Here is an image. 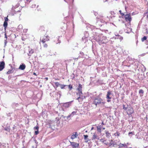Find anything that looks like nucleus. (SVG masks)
I'll list each match as a JSON object with an SVG mask.
<instances>
[{"instance_id": "1", "label": "nucleus", "mask_w": 148, "mask_h": 148, "mask_svg": "<svg viewBox=\"0 0 148 148\" xmlns=\"http://www.w3.org/2000/svg\"><path fill=\"white\" fill-rule=\"evenodd\" d=\"M77 90L78 91L76 93V94L79 96V97L77 99L79 101H82L85 98V96H82V95L83 94L82 91V85L80 84H79L78 87L77 89Z\"/></svg>"}, {"instance_id": "2", "label": "nucleus", "mask_w": 148, "mask_h": 148, "mask_svg": "<svg viewBox=\"0 0 148 148\" xmlns=\"http://www.w3.org/2000/svg\"><path fill=\"white\" fill-rule=\"evenodd\" d=\"M105 103V101H103L101 98H96L93 99L92 104H94L96 107H97V105H100L101 106L104 107Z\"/></svg>"}, {"instance_id": "3", "label": "nucleus", "mask_w": 148, "mask_h": 148, "mask_svg": "<svg viewBox=\"0 0 148 148\" xmlns=\"http://www.w3.org/2000/svg\"><path fill=\"white\" fill-rule=\"evenodd\" d=\"M100 141L104 143L106 145L109 147H113L114 145V141L111 139H106L105 138L101 139L100 140Z\"/></svg>"}, {"instance_id": "4", "label": "nucleus", "mask_w": 148, "mask_h": 148, "mask_svg": "<svg viewBox=\"0 0 148 148\" xmlns=\"http://www.w3.org/2000/svg\"><path fill=\"white\" fill-rule=\"evenodd\" d=\"M125 18L126 21L128 22L130 24L132 20V18L131 16L130 13L126 14L125 15Z\"/></svg>"}, {"instance_id": "5", "label": "nucleus", "mask_w": 148, "mask_h": 148, "mask_svg": "<svg viewBox=\"0 0 148 148\" xmlns=\"http://www.w3.org/2000/svg\"><path fill=\"white\" fill-rule=\"evenodd\" d=\"M49 40V38L48 36L44 37L42 39H40V43H45L47 41H48Z\"/></svg>"}, {"instance_id": "6", "label": "nucleus", "mask_w": 148, "mask_h": 148, "mask_svg": "<svg viewBox=\"0 0 148 148\" xmlns=\"http://www.w3.org/2000/svg\"><path fill=\"white\" fill-rule=\"evenodd\" d=\"M101 44H105L107 42L106 38L104 36H102L101 38L99 40Z\"/></svg>"}, {"instance_id": "7", "label": "nucleus", "mask_w": 148, "mask_h": 148, "mask_svg": "<svg viewBox=\"0 0 148 148\" xmlns=\"http://www.w3.org/2000/svg\"><path fill=\"white\" fill-rule=\"evenodd\" d=\"M5 64L4 61L0 62V71H2L5 67Z\"/></svg>"}, {"instance_id": "8", "label": "nucleus", "mask_w": 148, "mask_h": 148, "mask_svg": "<svg viewBox=\"0 0 148 148\" xmlns=\"http://www.w3.org/2000/svg\"><path fill=\"white\" fill-rule=\"evenodd\" d=\"M71 145L73 148H77L79 146V144L75 142H71Z\"/></svg>"}, {"instance_id": "9", "label": "nucleus", "mask_w": 148, "mask_h": 148, "mask_svg": "<svg viewBox=\"0 0 148 148\" xmlns=\"http://www.w3.org/2000/svg\"><path fill=\"white\" fill-rule=\"evenodd\" d=\"M134 110L132 108H129L127 112V114L129 115L131 114L134 112Z\"/></svg>"}, {"instance_id": "10", "label": "nucleus", "mask_w": 148, "mask_h": 148, "mask_svg": "<svg viewBox=\"0 0 148 148\" xmlns=\"http://www.w3.org/2000/svg\"><path fill=\"white\" fill-rule=\"evenodd\" d=\"M52 39L57 44L60 43V40H59V38L53 37H52Z\"/></svg>"}, {"instance_id": "11", "label": "nucleus", "mask_w": 148, "mask_h": 148, "mask_svg": "<svg viewBox=\"0 0 148 148\" xmlns=\"http://www.w3.org/2000/svg\"><path fill=\"white\" fill-rule=\"evenodd\" d=\"M77 132H75L71 136V138L72 139H74L77 138Z\"/></svg>"}, {"instance_id": "12", "label": "nucleus", "mask_w": 148, "mask_h": 148, "mask_svg": "<svg viewBox=\"0 0 148 148\" xmlns=\"http://www.w3.org/2000/svg\"><path fill=\"white\" fill-rule=\"evenodd\" d=\"M112 94L111 92L110 91H109L107 92V93L106 95V98L107 99H110L112 98V97H110V95Z\"/></svg>"}, {"instance_id": "13", "label": "nucleus", "mask_w": 148, "mask_h": 148, "mask_svg": "<svg viewBox=\"0 0 148 148\" xmlns=\"http://www.w3.org/2000/svg\"><path fill=\"white\" fill-rule=\"evenodd\" d=\"M70 104L71 103L69 102L64 103L63 104V107L65 108H68L69 107Z\"/></svg>"}, {"instance_id": "14", "label": "nucleus", "mask_w": 148, "mask_h": 148, "mask_svg": "<svg viewBox=\"0 0 148 148\" xmlns=\"http://www.w3.org/2000/svg\"><path fill=\"white\" fill-rule=\"evenodd\" d=\"M39 129V127L38 126H36L34 127V130H37V131H36L35 132V134L36 135H38L39 134V132L38 131Z\"/></svg>"}, {"instance_id": "15", "label": "nucleus", "mask_w": 148, "mask_h": 148, "mask_svg": "<svg viewBox=\"0 0 148 148\" xmlns=\"http://www.w3.org/2000/svg\"><path fill=\"white\" fill-rule=\"evenodd\" d=\"M26 66L25 64H22L19 67V69L21 70H23L25 69Z\"/></svg>"}, {"instance_id": "16", "label": "nucleus", "mask_w": 148, "mask_h": 148, "mask_svg": "<svg viewBox=\"0 0 148 148\" xmlns=\"http://www.w3.org/2000/svg\"><path fill=\"white\" fill-rule=\"evenodd\" d=\"M102 127V126L101 125L97 126V130L100 133H101V128Z\"/></svg>"}, {"instance_id": "17", "label": "nucleus", "mask_w": 148, "mask_h": 148, "mask_svg": "<svg viewBox=\"0 0 148 148\" xmlns=\"http://www.w3.org/2000/svg\"><path fill=\"white\" fill-rule=\"evenodd\" d=\"M105 133L106 137L109 138L111 136L110 134L108 131L106 130Z\"/></svg>"}, {"instance_id": "18", "label": "nucleus", "mask_w": 148, "mask_h": 148, "mask_svg": "<svg viewBox=\"0 0 148 148\" xmlns=\"http://www.w3.org/2000/svg\"><path fill=\"white\" fill-rule=\"evenodd\" d=\"M8 25V23L7 22H4L3 26L4 27V29L5 30H6Z\"/></svg>"}, {"instance_id": "19", "label": "nucleus", "mask_w": 148, "mask_h": 148, "mask_svg": "<svg viewBox=\"0 0 148 148\" xmlns=\"http://www.w3.org/2000/svg\"><path fill=\"white\" fill-rule=\"evenodd\" d=\"M93 136L92 138V140H93L97 138V136L96 135L95 133H93Z\"/></svg>"}, {"instance_id": "20", "label": "nucleus", "mask_w": 148, "mask_h": 148, "mask_svg": "<svg viewBox=\"0 0 148 148\" xmlns=\"http://www.w3.org/2000/svg\"><path fill=\"white\" fill-rule=\"evenodd\" d=\"M84 139L85 140V142H87L89 140H88V135H84Z\"/></svg>"}, {"instance_id": "21", "label": "nucleus", "mask_w": 148, "mask_h": 148, "mask_svg": "<svg viewBox=\"0 0 148 148\" xmlns=\"http://www.w3.org/2000/svg\"><path fill=\"white\" fill-rule=\"evenodd\" d=\"M4 130H5L8 132H10V127H5L4 128Z\"/></svg>"}, {"instance_id": "22", "label": "nucleus", "mask_w": 148, "mask_h": 148, "mask_svg": "<svg viewBox=\"0 0 148 148\" xmlns=\"http://www.w3.org/2000/svg\"><path fill=\"white\" fill-rule=\"evenodd\" d=\"M114 135L115 136H119L120 135V133L118 132H116V133L114 134Z\"/></svg>"}, {"instance_id": "23", "label": "nucleus", "mask_w": 148, "mask_h": 148, "mask_svg": "<svg viewBox=\"0 0 148 148\" xmlns=\"http://www.w3.org/2000/svg\"><path fill=\"white\" fill-rule=\"evenodd\" d=\"M126 145L125 144L120 143L119 145V148H121V147H125V146H126Z\"/></svg>"}, {"instance_id": "24", "label": "nucleus", "mask_w": 148, "mask_h": 148, "mask_svg": "<svg viewBox=\"0 0 148 148\" xmlns=\"http://www.w3.org/2000/svg\"><path fill=\"white\" fill-rule=\"evenodd\" d=\"M128 135L129 136L131 137L132 135H134V132H130L128 133Z\"/></svg>"}, {"instance_id": "25", "label": "nucleus", "mask_w": 148, "mask_h": 148, "mask_svg": "<svg viewBox=\"0 0 148 148\" xmlns=\"http://www.w3.org/2000/svg\"><path fill=\"white\" fill-rule=\"evenodd\" d=\"M54 84L56 85V87H58L60 85V84L58 82H55L54 83Z\"/></svg>"}, {"instance_id": "26", "label": "nucleus", "mask_w": 148, "mask_h": 148, "mask_svg": "<svg viewBox=\"0 0 148 148\" xmlns=\"http://www.w3.org/2000/svg\"><path fill=\"white\" fill-rule=\"evenodd\" d=\"M147 39V37L144 36V37L141 38V40L142 42L144 41L145 40H146Z\"/></svg>"}, {"instance_id": "27", "label": "nucleus", "mask_w": 148, "mask_h": 148, "mask_svg": "<svg viewBox=\"0 0 148 148\" xmlns=\"http://www.w3.org/2000/svg\"><path fill=\"white\" fill-rule=\"evenodd\" d=\"M60 86L61 89H63L66 86V85H64L63 84H60Z\"/></svg>"}, {"instance_id": "28", "label": "nucleus", "mask_w": 148, "mask_h": 148, "mask_svg": "<svg viewBox=\"0 0 148 148\" xmlns=\"http://www.w3.org/2000/svg\"><path fill=\"white\" fill-rule=\"evenodd\" d=\"M144 15L146 16L147 18H148V9L147 10V11L144 13Z\"/></svg>"}, {"instance_id": "29", "label": "nucleus", "mask_w": 148, "mask_h": 148, "mask_svg": "<svg viewBox=\"0 0 148 148\" xmlns=\"http://www.w3.org/2000/svg\"><path fill=\"white\" fill-rule=\"evenodd\" d=\"M43 45V47L45 48H46L47 47V44L45 43H42Z\"/></svg>"}, {"instance_id": "30", "label": "nucleus", "mask_w": 148, "mask_h": 148, "mask_svg": "<svg viewBox=\"0 0 148 148\" xmlns=\"http://www.w3.org/2000/svg\"><path fill=\"white\" fill-rule=\"evenodd\" d=\"M8 16H7V17H5L4 18V20H5L4 22H7V21L8 20Z\"/></svg>"}, {"instance_id": "31", "label": "nucleus", "mask_w": 148, "mask_h": 148, "mask_svg": "<svg viewBox=\"0 0 148 148\" xmlns=\"http://www.w3.org/2000/svg\"><path fill=\"white\" fill-rule=\"evenodd\" d=\"M12 72V70H9L7 73V74H9Z\"/></svg>"}, {"instance_id": "32", "label": "nucleus", "mask_w": 148, "mask_h": 148, "mask_svg": "<svg viewBox=\"0 0 148 148\" xmlns=\"http://www.w3.org/2000/svg\"><path fill=\"white\" fill-rule=\"evenodd\" d=\"M139 93H142L143 94L144 93V91L142 89H140L139 90Z\"/></svg>"}, {"instance_id": "33", "label": "nucleus", "mask_w": 148, "mask_h": 148, "mask_svg": "<svg viewBox=\"0 0 148 148\" xmlns=\"http://www.w3.org/2000/svg\"><path fill=\"white\" fill-rule=\"evenodd\" d=\"M32 8H34L35 10L36 8H37L36 5L35 4H33L32 6Z\"/></svg>"}, {"instance_id": "34", "label": "nucleus", "mask_w": 148, "mask_h": 148, "mask_svg": "<svg viewBox=\"0 0 148 148\" xmlns=\"http://www.w3.org/2000/svg\"><path fill=\"white\" fill-rule=\"evenodd\" d=\"M119 12L120 13L121 15L122 16H124L125 15L124 14L121 12V10H120L119 11Z\"/></svg>"}, {"instance_id": "35", "label": "nucleus", "mask_w": 148, "mask_h": 148, "mask_svg": "<svg viewBox=\"0 0 148 148\" xmlns=\"http://www.w3.org/2000/svg\"><path fill=\"white\" fill-rule=\"evenodd\" d=\"M123 109L124 110H127V107H125V105H123Z\"/></svg>"}, {"instance_id": "36", "label": "nucleus", "mask_w": 148, "mask_h": 148, "mask_svg": "<svg viewBox=\"0 0 148 148\" xmlns=\"http://www.w3.org/2000/svg\"><path fill=\"white\" fill-rule=\"evenodd\" d=\"M69 87L70 90H71L72 88V86L71 85H69Z\"/></svg>"}, {"instance_id": "37", "label": "nucleus", "mask_w": 148, "mask_h": 148, "mask_svg": "<svg viewBox=\"0 0 148 148\" xmlns=\"http://www.w3.org/2000/svg\"><path fill=\"white\" fill-rule=\"evenodd\" d=\"M34 52V51L33 50L31 49V51H29V53L31 54H32Z\"/></svg>"}, {"instance_id": "38", "label": "nucleus", "mask_w": 148, "mask_h": 148, "mask_svg": "<svg viewBox=\"0 0 148 148\" xmlns=\"http://www.w3.org/2000/svg\"><path fill=\"white\" fill-rule=\"evenodd\" d=\"M76 112H75V111H74L72 113H71V114H73V115H74V114H76Z\"/></svg>"}, {"instance_id": "39", "label": "nucleus", "mask_w": 148, "mask_h": 148, "mask_svg": "<svg viewBox=\"0 0 148 148\" xmlns=\"http://www.w3.org/2000/svg\"><path fill=\"white\" fill-rule=\"evenodd\" d=\"M107 100V101L108 102H109L110 101V99H108Z\"/></svg>"}, {"instance_id": "40", "label": "nucleus", "mask_w": 148, "mask_h": 148, "mask_svg": "<svg viewBox=\"0 0 148 148\" xmlns=\"http://www.w3.org/2000/svg\"><path fill=\"white\" fill-rule=\"evenodd\" d=\"M101 124L102 125H104V123L103 121H102V122L101 123Z\"/></svg>"}, {"instance_id": "41", "label": "nucleus", "mask_w": 148, "mask_h": 148, "mask_svg": "<svg viewBox=\"0 0 148 148\" xmlns=\"http://www.w3.org/2000/svg\"><path fill=\"white\" fill-rule=\"evenodd\" d=\"M45 79L46 80H48V78L47 77H45Z\"/></svg>"}, {"instance_id": "42", "label": "nucleus", "mask_w": 148, "mask_h": 148, "mask_svg": "<svg viewBox=\"0 0 148 148\" xmlns=\"http://www.w3.org/2000/svg\"><path fill=\"white\" fill-rule=\"evenodd\" d=\"M27 1H28L29 2L32 0H26Z\"/></svg>"}, {"instance_id": "43", "label": "nucleus", "mask_w": 148, "mask_h": 148, "mask_svg": "<svg viewBox=\"0 0 148 148\" xmlns=\"http://www.w3.org/2000/svg\"><path fill=\"white\" fill-rule=\"evenodd\" d=\"M7 41L6 40H5V45L6 44V43H7Z\"/></svg>"}, {"instance_id": "44", "label": "nucleus", "mask_w": 148, "mask_h": 148, "mask_svg": "<svg viewBox=\"0 0 148 148\" xmlns=\"http://www.w3.org/2000/svg\"><path fill=\"white\" fill-rule=\"evenodd\" d=\"M5 38H7V36H6V35L5 34Z\"/></svg>"}, {"instance_id": "45", "label": "nucleus", "mask_w": 148, "mask_h": 148, "mask_svg": "<svg viewBox=\"0 0 148 148\" xmlns=\"http://www.w3.org/2000/svg\"><path fill=\"white\" fill-rule=\"evenodd\" d=\"M146 74L148 76V72H147V73H146Z\"/></svg>"}, {"instance_id": "46", "label": "nucleus", "mask_w": 148, "mask_h": 148, "mask_svg": "<svg viewBox=\"0 0 148 148\" xmlns=\"http://www.w3.org/2000/svg\"><path fill=\"white\" fill-rule=\"evenodd\" d=\"M103 130H105V127H103Z\"/></svg>"}, {"instance_id": "47", "label": "nucleus", "mask_w": 148, "mask_h": 148, "mask_svg": "<svg viewBox=\"0 0 148 148\" xmlns=\"http://www.w3.org/2000/svg\"><path fill=\"white\" fill-rule=\"evenodd\" d=\"M34 75H36V73H34Z\"/></svg>"}, {"instance_id": "48", "label": "nucleus", "mask_w": 148, "mask_h": 148, "mask_svg": "<svg viewBox=\"0 0 148 148\" xmlns=\"http://www.w3.org/2000/svg\"><path fill=\"white\" fill-rule=\"evenodd\" d=\"M147 34H148V31L146 32Z\"/></svg>"}, {"instance_id": "49", "label": "nucleus", "mask_w": 148, "mask_h": 148, "mask_svg": "<svg viewBox=\"0 0 148 148\" xmlns=\"http://www.w3.org/2000/svg\"><path fill=\"white\" fill-rule=\"evenodd\" d=\"M69 116H68L67 117V118H68V117H69Z\"/></svg>"}, {"instance_id": "50", "label": "nucleus", "mask_w": 148, "mask_h": 148, "mask_svg": "<svg viewBox=\"0 0 148 148\" xmlns=\"http://www.w3.org/2000/svg\"><path fill=\"white\" fill-rule=\"evenodd\" d=\"M93 129V127H92V129Z\"/></svg>"}, {"instance_id": "51", "label": "nucleus", "mask_w": 148, "mask_h": 148, "mask_svg": "<svg viewBox=\"0 0 148 148\" xmlns=\"http://www.w3.org/2000/svg\"><path fill=\"white\" fill-rule=\"evenodd\" d=\"M64 1H65V0H64Z\"/></svg>"}]
</instances>
